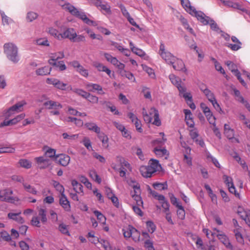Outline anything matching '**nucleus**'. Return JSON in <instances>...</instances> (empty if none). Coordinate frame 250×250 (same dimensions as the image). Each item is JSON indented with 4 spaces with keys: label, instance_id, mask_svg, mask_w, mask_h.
Returning a JSON list of instances; mask_svg holds the SVG:
<instances>
[{
    "label": "nucleus",
    "instance_id": "nucleus-34",
    "mask_svg": "<svg viewBox=\"0 0 250 250\" xmlns=\"http://www.w3.org/2000/svg\"><path fill=\"white\" fill-rule=\"evenodd\" d=\"M185 154H184V161L189 166H192V158L188 155L190 153L191 149L189 146L185 147Z\"/></svg>",
    "mask_w": 250,
    "mask_h": 250
},
{
    "label": "nucleus",
    "instance_id": "nucleus-57",
    "mask_svg": "<svg viewBox=\"0 0 250 250\" xmlns=\"http://www.w3.org/2000/svg\"><path fill=\"white\" fill-rule=\"evenodd\" d=\"M76 71L84 77L88 76L89 73L88 70L85 69L82 65H81L80 67L76 69Z\"/></svg>",
    "mask_w": 250,
    "mask_h": 250
},
{
    "label": "nucleus",
    "instance_id": "nucleus-15",
    "mask_svg": "<svg viewBox=\"0 0 250 250\" xmlns=\"http://www.w3.org/2000/svg\"><path fill=\"white\" fill-rule=\"evenodd\" d=\"M218 233L216 235L219 241L222 243L227 248L232 249V246L229 242V240L228 236L222 231L216 229H214Z\"/></svg>",
    "mask_w": 250,
    "mask_h": 250
},
{
    "label": "nucleus",
    "instance_id": "nucleus-24",
    "mask_svg": "<svg viewBox=\"0 0 250 250\" xmlns=\"http://www.w3.org/2000/svg\"><path fill=\"white\" fill-rule=\"evenodd\" d=\"M59 202L60 205L65 211H70L71 206L70 203L64 194L61 195Z\"/></svg>",
    "mask_w": 250,
    "mask_h": 250
},
{
    "label": "nucleus",
    "instance_id": "nucleus-22",
    "mask_svg": "<svg viewBox=\"0 0 250 250\" xmlns=\"http://www.w3.org/2000/svg\"><path fill=\"white\" fill-rule=\"evenodd\" d=\"M180 96H182L185 99L187 104L191 109L194 110L196 108V105L192 101V96L190 93L187 92V91H186Z\"/></svg>",
    "mask_w": 250,
    "mask_h": 250
},
{
    "label": "nucleus",
    "instance_id": "nucleus-26",
    "mask_svg": "<svg viewBox=\"0 0 250 250\" xmlns=\"http://www.w3.org/2000/svg\"><path fill=\"white\" fill-rule=\"evenodd\" d=\"M184 112L185 114V121L187 125L191 128H193L194 126V122L192 117V113L190 110L185 109Z\"/></svg>",
    "mask_w": 250,
    "mask_h": 250
},
{
    "label": "nucleus",
    "instance_id": "nucleus-11",
    "mask_svg": "<svg viewBox=\"0 0 250 250\" xmlns=\"http://www.w3.org/2000/svg\"><path fill=\"white\" fill-rule=\"evenodd\" d=\"M200 107L201 108L209 123L215 126L216 119L213 115L209 108L203 103L200 104Z\"/></svg>",
    "mask_w": 250,
    "mask_h": 250
},
{
    "label": "nucleus",
    "instance_id": "nucleus-8",
    "mask_svg": "<svg viewBox=\"0 0 250 250\" xmlns=\"http://www.w3.org/2000/svg\"><path fill=\"white\" fill-rule=\"evenodd\" d=\"M123 235L125 238H132L135 242L140 240V233L135 228L129 225L122 229Z\"/></svg>",
    "mask_w": 250,
    "mask_h": 250
},
{
    "label": "nucleus",
    "instance_id": "nucleus-44",
    "mask_svg": "<svg viewBox=\"0 0 250 250\" xmlns=\"http://www.w3.org/2000/svg\"><path fill=\"white\" fill-rule=\"evenodd\" d=\"M19 163L21 167L27 169L30 168L32 166L31 162L25 159L20 160Z\"/></svg>",
    "mask_w": 250,
    "mask_h": 250
},
{
    "label": "nucleus",
    "instance_id": "nucleus-63",
    "mask_svg": "<svg viewBox=\"0 0 250 250\" xmlns=\"http://www.w3.org/2000/svg\"><path fill=\"white\" fill-rule=\"evenodd\" d=\"M122 76H125L127 78L128 80L134 81L135 79L133 74L131 72L126 71L124 69L122 71V74H121Z\"/></svg>",
    "mask_w": 250,
    "mask_h": 250
},
{
    "label": "nucleus",
    "instance_id": "nucleus-23",
    "mask_svg": "<svg viewBox=\"0 0 250 250\" xmlns=\"http://www.w3.org/2000/svg\"><path fill=\"white\" fill-rule=\"evenodd\" d=\"M189 135L192 139L199 144L201 146L203 147L205 143L203 140L198 139L199 134L196 129L193 128L189 131Z\"/></svg>",
    "mask_w": 250,
    "mask_h": 250
},
{
    "label": "nucleus",
    "instance_id": "nucleus-49",
    "mask_svg": "<svg viewBox=\"0 0 250 250\" xmlns=\"http://www.w3.org/2000/svg\"><path fill=\"white\" fill-rule=\"evenodd\" d=\"M67 85V84L66 83H64L58 79V81L56 83L55 87L62 90H66L68 89H69V88H68V86L66 87Z\"/></svg>",
    "mask_w": 250,
    "mask_h": 250
},
{
    "label": "nucleus",
    "instance_id": "nucleus-16",
    "mask_svg": "<svg viewBox=\"0 0 250 250\" xmlns=\"http://www.w3.org/2000/svg\"><path fill=\"white\" fill-rule=\"evenodd\" d=\"M62 40L68 39L72 41L76 37V32L73 28H65L62 33Z\"/></svg>",
    "mask_w": 250,
    "mask_h": 250
},
{
    "label": "nucleus",
    "instance_id": "nucleus-52",
    "mask_svg": "<svg viewBox=\"0 0 250 250\" xmlns=\"http://www.w3.org/2000/svg\"><path fill=\"white\" fill-rule=\"evenodd\" d=\"M207 159L208 161L211 162L217 167H220V165L218 162V160L215 158L211 155L210 154H207Z\"/></svg>",
    "mask_w": 250,
    "mask_h": 250
},
{
    "label": "nucleus",
    "instance_id": "nucleus-19",
    "mask_svg": "<svg viewBox=\"0 0 250 250\" xmlns=\"http://www.w3.org/2000/svg\"><path fill=\"white\" fill-rule=\"evenodd\" d=\"M85 87L88 91L95 92L97 91L99 94H104L103 87L98 84L88 83L86 84Z\"/></svg>",
    "mask_w": 250,
    "mask_h": 250
},
{
    "label": "nucleus",
    "instance_id": "nucleus-32",
    "mask_svg": "<svg viewBox=\"0 0 250 250\" xmlns=\"http://www.w3.org/2000/svg\"><path fill=\"white\" fill-rule=\"evenodd\" d=\"M68 88H69V90H71L73 93L84 99L86 98L89 93L81 88H72L71 85L68 86Z\"/></svg>",
    "mask_w": 250,
    "mask_h": 250
},
{
    "label": "nucleus",
    "instance_id": "nucleus-46",
    "mask_svg": "<svg viewBox=\"0 0 250 250\" xmlns=\"http://www.w3.org/2000/svg\"><path fill=\"white\" fill-rule=\"evenodd\" d=\"M154 151L155 154L158 157H163L165 155H168L167 151L165 148L162 149L155 148Z\"/></svg>",
    "mask_w": 250,
    "mask_h": 250
},
{
    "label": "nucleus",
    "instance_id": "nucleus-50",
    "mask_svg": "<svg viewBox=\"0 0 250 250\" xmlns=\"http://www.w3.org/2000/svg\"><path fill=\"white\" fill-rule=\"evenodd\" d=\"M85 99L93 104H97L99 102L98 97L96 96L91 94L90 93H88Z\"/></svg>",
    "mask_w": 250,
    "mask_h": 250
},
{
    "label": "nucleus",
    "instance_id": "nucleus-14",
    "mask_svg": "<svg viewBox=\"0 0 250 250\" xmlns=\"http://www.w3.org/2000/svg\"><path fill=\"white\" fill-rule=\"evenodd\" d=\"M35 161L40 169H44L51 165V161L44 156L36 157Z\"/></svg>",
    "mask_w": 250,
    "mask_h": 250
},
{
    "label": "nucleus",
    "instance_id": "nucleus-58",
    "mask_svg": "<svg viewBox=\"0 0 250 250\" xmlns=\"http://www.w3.org/2000/svg\"><path fill=\"white\" fill-rule=\"evenodd\" d=\"M146 228L148 231L152 233L156 229V226L152 221H147L146 223Z\"/></svg>",
    "mask_w": 250,
    "mask_h": 250
},
{
    "label": "nucleus",
    "instance_id": "nucleus-1",
    "mask_svg": "<svg viewBox=\"0 0 250 250\" xmlns=\"http://www.w3.org/2000/svg\"><path fill=\"white\" fill-rule=\"evenodd\" d=\"M59 4L64 10L68 11L72 15L81 19L87 24L96 25V22L88 19L84 12L79 10L70 3L64 0H59Z\"/></svg>",
    "mask_w": 250,
    "mask_h": 250
},
{
    "label": "nucleus",
    "instance_id": "nucleus-29",
    "mask_svg": "<svg viewBox=\"0 0 250 250\" xmlns=\"http://www.w3.org/2000/svg\"><path fill=\"white\" fill-rule=\"evenodd\" d=\"M94 66L99 71L105 72L109 77L111 73V70L106 66L100 62H95Z\"/></svg>",
    "mask_w": 250,
    "mask_h": 250
},
{
    "label": "nucleus",
    "instance_id": "nucleus-3",
    "mask_svg": "<svg viewBox=\"0 0 250 250\" xmlns=\"http://www.w3.org/2000/svg\"><path fill=\"white\" fill-rule=\"evenodd\" d=\"M161 168V165L159 161L151 159L148 164V166H142L140 168V171L142 175L146 178H150L152 174L156 172Z\"/></svg>",
    "mask_w": 250,
    "mask_h": 250
},
{
    "label": "nucleus",
    "instance_id": "nucleus-41",
    "mask_svg": "<svg viewBox=\"0 0 250 250\" xmlns=\"http://www.w3.org/2000/svg\"><path fill=\"white\" fill-rule=\"evenodd\" d=\"M95 215L97 217V219L99 222L105 224L106 222V218L105 216L100 211L98 210H95L93 212Z\"/></svg>",
    "mask_w": 250,
    "mask_h": 250
},
{
    "label": "nucleus",
    "instance_id": "nucleus-60",
    "mask_svg": "<svg viewBox=\"0 0 250 250\" xmlns=\"http://www.w3.org/2000/svg\"><path fill=\"white\" fill-rule=\"evenodd\" d=\"M140 194L134 193L132 194V198L136 201L137 206H143V202Z\"/></svg>",
    "mask_w": 250,
    "mask_h": 250
},
{
    "label": "nucleus",
    "instance_id": "nucleus-51",
    "mask_svg": "<svg viewBox=\"0 0 250 250\" xmlns=\"http://www.w3.org/2000/svg\"><path fill=\"white\" fill-rule=\"evenodd\" d=\"M152 186L154 188L159 190H165L167 188V185L166 183H155L153 184Z\"/></svg>",
    "mask_w": 250,
    "mask_h": 250
},
{
    "label": "nucleus",
    "instance_id": "nucleus-30",
    "mask_svg": "<svg viewBox=\"0 0 250 250\" xmlns=\"http://www.w3.org/2000/svg\"><path fill=\"white\" fill-rule=\"evenodd\" d=\"M98 134V137L102 143V146L104 148H107L109 146L108 138L106 135L104 133H101Z\"/></svg>",
    "mask_w": 250,
    "mask_h": 250
},
{
    "label": "nucleus",
    "instance_id": "nucleus-18",
    "mask_svg": "<svg viewBox=\"0 0 250 250\" xmlns=\"http://www.w3.org/2000/svg\"><path fill=\"white\" fill-rule=\"evenodd\" d=\"M172 65L173 68L177 71H181L185 73H187V69L185 67V63L183 61L176 57V59L173 61V63H171Z\"/></svg>",
    "mask_w": 250,
    "mask_h": 250
},
{
    "label": "nucleus",
    "instance_id": "nucleus-37",
    "mask_svg": "<svg viewBox=\"0 0 250 250\" xmlns=\"http://www.w3.org/2000/svg\"><path fill=\"white\" fill-rule=\"evenodd\" d=\"M84 125L88 128V129L93 131L97 134H99L101 131L100 128L94 123H86Z\"/></svg>",
    "mask_w": 250,
    "mask_h": 250
},
{
    "label": "nucleus",
    "instance_id": "nucleus-17",
    "mask_svg": "<svg viewBox=\"0 0 250 250\" xmlns=\"http://www.w3.org/2000/svg\"><path fill=\"white\" fill-rule=\"evenodd\" d=\"M42 149L45 157L57 160L56 149L52 148L48 146H43Z\"/></svg>",
    "mask_w": 250,
    "mask_h": 250
},
{
    "label": "nucleus",
    "instance_id": "nucleus-28",
    "mask_svg": "<svg viewBox=\"0 0 250 250\" xmlns=\"http://www.w3.org/2000/svg\"><path fill=\"white\" fill-rule=\"evenodd\" d=\"M64 57V54L62 51H59L50 55V59L48 60L49 64L56 62L58 60L62 59Z\"/></svg>",
    "mask_w": 250,
    "mask_h": 250
},
{
    "label": "nucleus",
    "instance_id": "nucleus-33",
    "mask_svg": "<svg viewBox=\"0 0 250 250\" xmlns=\"http://www.w3.org/2000/svg\"><path fill=\"white\" fill-rule=\"evenodd\" d=\"M220 1L222 2L225 5L232 7L233 8L240 10L243 12H246L247 11V10L245 8L242 7L238 3H232L229 1H225L224 0H220Z\"/></svg>",
    "mask_w": 250,
    "mask_h": 250
},
{
    "label": "nucleus",
    "instance_id": "nucleus-40",
    "mask_svg": "<svg viewBox=\"0 0 250 250\" xmlns=\"http://www.w3.org/2000/svg\"><path fill=\"white\" fill-rule=\"evenodd\" d=\"M89 174L90 177L95 182L98 184H100L101 183L102 180L95 170H90Z\"/></svg>",
    "mask_w": 250,
    "mask_h": 250
},
{
    "label": "nucleus",
    "instance_id": "nucleus-39",
    "mask_svg": "<svg viewBox=\"0 0 250 250\" xmlns=\"http://www.w3.org/2000/svg\"><path fill=\"white\" fill-rule=\"evenodd\" d=\"M48 32L51 35L56 38L57 40H62V33H59L57 29L53 27H50L48 29Z\"/></svg>",
    "mask_w": 250,
    "mask_h": 250
},
{
    "label": "nucleus",
    "instance_id": "nucleus-36",
    "mask_svg": "<svg viewBox=\"0 0 250 250\" xmlns=\"http://www.w3.org/2000/svg\"><path fill=\"white\" fill-rule=\"evenodd\" d=\"M22 186L23 187L24 190L26 192L33 195L37 194L38 191L36 190V188L30 185V184L26 182L23 183Z\"/></svg>",
    "mask_w": 250,
    "mask_h": 250
},
{
    "label": "nucleus",
    "instance_id": "nucleus-5",
    "mask_svg": "<svg viewBox=\"0 0 250 250\" xmlns=\"http://www.w3.org/2000/svg\"><path fill=\"white\" fill-rule=\"evenodd\" d=\"M3 52L7 58L14 63H17L19 62L18 48L13 43H5L3 45Z\"/></svg>",
    "mask_w": 250,
    "mask_h": 250
},
{
    "label": "nucleus",
    "instance_id": "nucleus-43",
    "mask_svg": "<svg viewBox=\"0 0 250 250\" xmlns=\"http://www.w3.org/2000/svg\"><path fill=\"white\" fill-rule=\"evenodd\" d=\"M239 229H234L233 231L237 242L241 244H244V238L242 234L239 231Z\"/></svg>",
    "mask_w": 250,
    "mask_h": 250
},
{
    "label": "nucleus",
    "instance_id": "nucleus-61",
    "mask_svg": "<svg viewBox=\"0 0 250 250\" xmlns=\"http://www.w3.org/2000/svg\"><path fill=\"white\" fill-rule=\"evenodd\" d=\"M99 243L101 244L104 250H112L111 247L108 241L101 239Z\"/></svg>",
    "mask_w": 250,
    "mask_h": 250
},
{
    "label": "nucleus",
    "instance_id": "nucleus-48",
    "mask_svg": "<svg viewBox=\"0 0 250 250\" xmlns=\"http://www.w3.org/2000/svg\"><path fill=\"white\" fill-rule=\"evenodd\" d=\"M0 241L9 242L11 241V236L7 232L1 231L0 232Z\"/></svg>",
    "mask_w": 250,
    "mask_h": 250
},
{
    "label": "nucleus",
    "instance_id": "nucleus-31",
    "mask_svg": "<svg viewBox=\"0 0 250 250\" xmlns=\"http://www.w3.org/2000/svg\"><path fill=\"white\" fill-rule=\"evenodd\" d=\"M51 70L52 69L51 67L48 66H45L37 69L36 70V73L37 75L40 76L47 75L50 74Z\"/></svg>",
    "mask_w": 250,
    "mask_h": 250
},
{
    "label": "nucleus",
    "instance_id": "nucleus-4",
    "mask_svg": "<svg viewBox=\"0 0 250 250\" xmlns=\"http://www.w3.org/2000/svg\"><path fill=\"white\" fill-rule=\"evenodd\" d=\"M143 117L144 121L147 124L150 123L152 121V117L154 118V121L152 124L156 126H160L161 121L159 118V112L156 108L151 107L149 110V113H147L145 108H143Z\"/></svg>",
    "mask_w": 250,
    "mask_h": 250
},
{
    "label": "nucleus",
    "instance_id": "nucleus-64",
    "mask_svg": "<svg viewBox=\"0 0 250 250\" xmlns=\"http://www.w3.org/2000/svg\"><path fill=\"white\" fill-rule=\"evenodd\" d=\"M144 70L148 74V75L152 78H154L155 77V73L153 70L146 65L144 66L143 65Z\"/></svg>",
    "mask_w": 250,
    "mask_h": 250
},
{
    "label": "nucleus",
    "instance_id": "nucleus-12",
    "mask_svg": "<svg viewBox=\"0 0 250 250\" xmlns=\"http://www.w3.org/2000/svg\"><path fill=\"white\" fill-rule=\"evenodd\" d=\"M169 78L172 84L175 85L178 88L180 95H181L182 93L187 91L186 87L185 86L181 85L182 81L179 77L171 74L169 75Z\"/></svg>",
    "mask_w": 250,
    "mask_h": 250
},
{
    "label": "nucleus",
    "instance_id": "nucleus-59",
    "mask_svg": "<svg viewBox=\"0 0 250 250\" xmlns=\"http://www.w3.org/2000/svg\"><path fill=\"white\" fill-rule=\"evenodd\" d=\"M38 16L37 13L34 12H29L27 14L26 19L28 21L31 22L36 19Z\"/></svg>",
    "mask_w": 250,
    "mask_h": 250
},
{
    "label": "nucleus",
    "instance_id": "nucleus-21",
    "mask_svg": "<svg viewBox=\"0 0 250 250\" xmlns=\"http://www.w3.org/2000/svg\"><path fill=\"white\" fill-rule=\"evenodd\" d=\"M57 162L63 167L67 166L70 163V157L66 154H61L57 155Z\"/></svg>",
    "mask_w": 250,
    "mask_h": 250
},
{
    "label": "nucleus",
    "instance_id": "nucleus-38",
    "mask_svg": "<svg viewBox=\"0 0 250 250\" xmlns=\"http://www.w3.org/2000/svg\"><path fill=\"white\" fill-rule=\"evenodd\" d=\"M71 184L73 187L74 190L77 193H82L83 192V186L76 180H73L71 181Z\"/></svg>",
    "mask_w": 250,
    "mask_h": 250
},
{
    "label": "nucleus",
    "instance_id": "nucleus-9",
    "mask_svg": "<svg viewBox=\"0 0 250 250\" xmlns=\"http://www.w3.org/2000/svg\"><path fill=\"white\" fill-rule=\"evenodd\" d=\"M158 54L168 64L173 63V61L176 59V57L167 50L165 44L162 42L160 44Z\"/></svg>",
    "mask_w": 250,
    "mask_h": 250
},
{
    "label": "nucleus",
    "instance_id": "nucleus-42",
    "mask_svg": "<svg viewBox=\"0 0 250 250\" xmlns=\"http://www.w3.org/2000/svg\"><path fill=\"white\" fill-rule=\"evenodd\" d=\"M101 103L103 105H105L107 107L109 108L110 109L111 112H114V114L119 115L120 113L117 110H116V108L115 106H114V105L110 106V105L111 104L110 102H107V101H103V102H101Z\"/></svg>",
    "mask_w": 250,
    "mask_h": 250
},
{
    "label": "nucleus",
    "instance_id": "nucleus-47",
    "mask_svg": "<svg viewBox=\"0 0 250 250\" xmlns=\"http://www.w3.org/2000/svg\"><path fill=\"white\" fill-rule=\"evenodd\" d=\"M50 64L58 67L60 71H63L66 69V66L65 65L64 62L62 61L56 62L53 63H50Z\"/></svg>",
    "mask_w": 250,
    "mask_h": 250
},
{
    "label": "nucleus",
    "instance_id": "nucleus-53",
    "mask_svg": "<svg viewBox=\"0 0 250 250\" xmlns=\"http://www.w3.org/2000/svg\"><path fill=\"white\" fill-rule=\"evenodd\" d=\"M67 121L74 122L75 124L78 126H83V123L81 119H78L76 118L69 117L67 118Z\"/></svg>",
    "mask_w": 250,
    "mask_h": 250
},
{
    "label": "nucleus",
    "instance_id": "nucleus-55",
    "mask_svg": "<svg viewBox=\"0 0 250 250\" xmlns=\"http://www.w3.org/2000/svg\"><path fill=\"white\" fill-rule=\"evenodd\" d=\"M59 229L62 233L67 235H70L68 231V226L66 225L65 224L63 223L61 224L59 226Z\"/></svg>",
    "mask_w": 250,
    "mask_h": 250
},
{
    "label": "nucleus",
    "instance_id": "nucleus-45",
    "mask_svg": "<svg viewBox=\"0 0 250 250\" xmlns=\"http://www.w3.org/2000/svg\"><path fill=\"white\" fill-rule=\"evenodd\" d=\"M39 216L40 217L42 223H44L46 222V211L45 209L41 208L39 209Z\"/></svg>",
    "mask_w": 250,
    "mask_h": 250
},
{
    "label": "nucleus",
    "instance_id": "nucleus-56",
    "mask_svg": "<svg viewBox=\"0 0 250 250\" xmlns=\"http://www.w3.org/2000/svg\"><path fill=\"white\" fill-rule=\"evenodd\" d=\"M233 158L236 161L240 164L244 169L248 170V167L247 166L246 163L244 161L241 160L240 157L237 153L234 154Z\"/></svg>",
    "mask_w": 250,
    "mask_h": 250
},
{
    "label": "nucleus",
    "instance_id": "nucleus-27",
    "mask_svg": "<svg viewBox=\"0 0 250 250\" xmlns=\"http://www.w3.org/2000/svg\"><path fill=\"white\" fill-rule=\"evenodd\" d=\"M238 213L241 218L245 221L246 224L250 227V210H239Z\"/></svg>",
    "mask_w": 250,
    "mask_h": 250
},
{
    "label": "nucleus",
    "instance_id": "nucleus-54",
    "mask_svg": "<svg viewBox=\"0 0 250 250\" xmlns=\"http://www.w3.org/2000/svg\"><path fill=\"white\" fill-rule=\"evenodd\" d=\"M53 186L56 190L60 192L61 195L64 194V188L58 182L53 181Z\"/></svg>",
    "mask_w": 250,
    "mask_h": 250
},
{
    "label": "nucleus",
    "instance_id": "nucleus-35",
    "mask_svg": "<svg viewBox=\"0 0 250 250\" xmlns=\"http://www.w3.org/2000/svg\"><path fill=\"white\" fill-rule=\"evenodd\" d=\"M101 12L104 14H107L109 15L111 14V7L106 2L103 3L102 2L99 5V8H98Z\"/></svg>",
    "mask_w": 250,
    "mask_h": 250
},
{
    "label": "nucleus",
    "instance_id": "nucleus-62",
    "mask_svg": "<svg viewBox=\"0 0 250 250\" xmlns=\"http://www.w3.org/2000/svg\"><path fill=\"white\" fill-rule=\"evenodd\" d=\"M83 143L88 150H92L90 140L88 137H85L83 139Z\"/></svg>",
    "mask_w": 250,
    "mask_h": 250
},
{
    "label": "nucleus",
    "instance_id": "nucleus-20",
    "mask_svg": "<svg viewBox=\"0 0 250 250\" xmlns=\"http://www.w3.org/2000/svg\"><path fill=\"white\" fill-rule=\"evenodd\" d=\"M223 179L224 182L228 187L229 191L231 193H234L236 196L239 195V194L236 193L235 188L233 183L232 179L227 175H224Z\"/></svg>",
    "mask_w": 250,
    "mask_h": 250
},
{
    "label": "nucleus",
    "instance_id": "nucleus-13",
    "mask_svg": "<svg viewBox=\"0 0 250 250\" xmlns=\"http://www.w3.org/2000/svg\"><path fill=\"white\" fill-rule=\"evenodd\" d=\"M26 104L24 101L19 102L10 107L6 113V116L9 117L12 115L21 111L23 109V106Z\"/></svg>",
    "mask_w": 250,
    "mask_h": 250
},
{
    "label": "nucleus",
    "instance_id": "nucleus-25",
    "mask_svg": "<svg viewBox=\"0 0 250 250\" xmlns=\"http://www.w3.org/2000/svg\"><path fill=\"white\" fill-rule=\"evenodd\" d=\"M43 105L49 109H59L62 108V105L60 103L52 100L46 101L44 103Z\"/></svg>",
    "mask_w": 250,
    "mask_h": 250
},
{
    "label": "nucleus",
    "instance_id": "nucleus-7",
    "mask_svg": "<svg viewBox=\"0 0 250 250\" xmlns=\"http://www.w3.org/2000/svg\"><path fill=\"white\" fill-rule=\"evenodd\" d=\"M13 191L10 188L0 189V201L14 203L19 201L18 197L13 196Z\"/></svg>",
    "mask_w": 250,
    "mask_h": 250
},
{
    "label": "nucleus",
    "instance_id": "nucleus-10",
    "mask_svg": "<svg viewBox=\"0 0 250 250\" xmlns=\"http://www.w3.org/2000/svg\"><path fill=\"white\" fill-rule=\"evenodd\" d=\"M104 56L107 61L110 62L111 64L116 66L119 69L120 73L122 74V71L125 67V65L124 63L119 62L116 57H113L109 53H105Z\"/></svg>",
    "mask_w": 250,
    "mask_h": 250
},
{
    "label": "nucleus",
    "instance_id": "nucleus-2",
    "mask_svg": "<svg viewBox=\"0 0 250 250\" xmlns=\"http://www.w3.org/2000/svg\"><path fill=\"white\" fill-rule=\"evenodd\" d=\"M180 1L185 10L191 15L195 16L203 24L207 25L213 21L202 11H197L194 7L191 5L189 0H180Z\"/></svg>",
    "mask_w": 250,
    "mask_h": 250
},
{
    "label": "nucleus",
    "instance_id": "nucleus-6",
    "mask_svg": "<svg viewBox=\"0 0 250 250\" xmlns=\"http://www.w3.org/2000/svg\"><path fill=\"white\" fill-rule=\"evenodd\" d=\"M116 162L119 164L120 167L116 165L112 164V168L115 170L119 169V175L122 177H125L127 170L131 171L132 168L130 164L123 157L118 156L116 158Z\"/></svg>",
    "mask_w": 250,
    "mask_h": 250
}]
</instances>
